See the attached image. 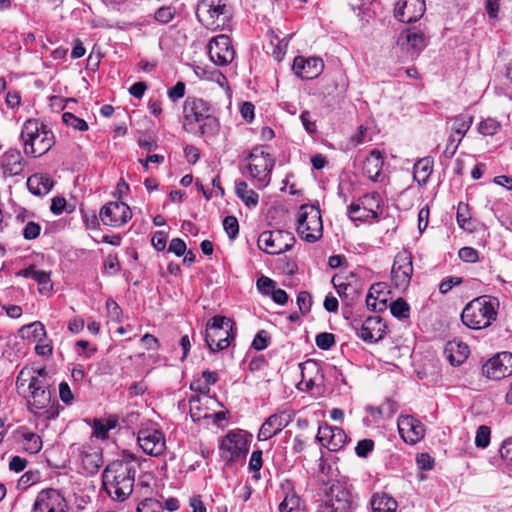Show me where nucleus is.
<instances>
[{"instance_id":"obj_12","label":"nucleus","mask_w":512,"mask_h":512,"mask_svg":"<svg viewBox=\"0 0 512 512\" xmlns=\"http://www.w3.org/2000/svg\"><path fill=\"white\" fill-rule=\"evenodd\" d=\"M220 457L226 462H235L245 458L248 453V442L241 431H230L221 439Z\"/></svg>"},{"instance_id":"obj_22","label":"nucleus","mask_w":512,"mask_h":512,"mask_svg":"<svg viewBox=\"0 0 512 512\" xmlns=\"http://www.w3.org/2000/svg\"><path fill=\"white\" fill-rule=\"evenodd\" d=\"M425 10V0H399L395 7V17L403 23H412L418 21Z\"/></svg>"},{"instance_id":"obj_40","label":"nucleus","mask_w":512,"mask_h":512,"mask_svg":"<svg viewBox=\"0 0 512 512\" xmlns=\"http://www.w3.org/2000/svg\"><path fill=\"white\" fill-rule=\"evenodd\" d=\"M391 314L398 319L409 317L410 307L403 298H398L390 305Z\"/></svg>"},{"instance_id":"obj_49","label":"nucleus","mask_w":512,"mask_h":512,"mask_svg":"<svg viewBox=\"0 0 512 512\" xmlns=\"http://www.w3.org/2000/svg\"><path fill=\"white\" fill-rule=\"evenodd\" d=\"M367 411L373 417H383L385 415H391L393 413L392 404L390 401L380 405V406H368Z\"/></svg>"},{"instance_id":"obj_54","label":"nucleus","mask_w":512,"mask_h":512,"mask_svg":"<svg viewBox=\"0 0 512 512\" xmlns=\"http://www.w3.org/2000/svg\"><path fill=\"white\" fill-rule=\"evenodd\" d=\"M457 223L460 227L464 229H469L467 226L469 224V217H468V206L463 203H459L457 207Z\"/></svg>"},{"instance_id":"obj_3","label":"nucleus","mask_w":512,"mask_h":512,"mask_svg":"<svg viewBox=\"0 0 512 512\" xmlns=\"http://www.w3.org/2000/svg\"><path fill=\"white\" fill-rule=\"evenodd\" d=\"M21 140L24 153L34 158L46 154L55 144L53 132L35 119H29L23 124Z\"/></svg>"},{"instance_id":"obj_44","label":"nucleus","mask_w":512,"mask_h":512,"mask_svg":"<svg viewBox=\"0 0 512 512\" xmlns=\"http://www.w3.org/2000/svg\"><path fill=\"white\" fill-rule=\"evenodd\" d=\"M114 423L111 421L104 422L103 420H95L93 425V436L106 439L110 429L114 428Z\"/></svg>"},{"instance_id":"obj_39","label":"nucleus","mask_w":512,"mask_h":512,"mask_svg":"<svg viewBox=\"0 0 512 512\" xmlns=\"http://www.w3.org/2000/svg\"><path fill=\"white\" fill-rule=\"evenodd\" d=\"M300 498L298 495H296L295 492L287 493L282 500V502L279 504V511L280 512H292L295 509H298L300 506Z\"/></svg>"},{"instance_id":"obj_29","label":"nucleus","mask_w":512,"mask_h":512,"mask_svg":"<svg viewBox=\"0 0 512 512\" xmlns=\"http://www.w3.org/2000/svg\"><path fill=\"white\" fill-rule=\"evenodd\" d=\"M15 436L21 443L23 450L27 453L37 454L42 449L41 437L26 427H19L15 431Z\"/></svg>"},{"instance_id":"obj_52","label":"nucleus","mask_w":512,"mask_h":512,"mask_svg":"<svg viewBox=\"0 0 512 512\" xmlns=\"http://www.w3.org/2000/svg\"><path fill=\"white\" fill-rule=\"evenodd\" d=\"M297 305L302 314L308 313L312 305L311 295L307 291H301L297 296Z\"/></svg>"},{"instance_id":"obj_23","label":"nucleus","mask_w":512,"mask_h":512,"mask_svg":"<svg viewBox=\"0 0 512 512\" xmlns=\"http://www.w3.org/2000/svg\"><path fill=\"white\" fill-rule=\"evenodd\" d=\"M324 63L319 57L304 58L297 56L294 58L292 69L294 73L302 79H314L323 71Z\"/></svg>"},{"instance_id":"obj_63","label":"nucleus","mask_w":512,"mask_h":512,"mask_svg":"<svg viewBox=\"0 0 512 512\" xmlns=\"http://www.w3.org/2000/svg\"><path fill=\"white\" fill-rule=\"evenodd\" d=\"M263 464L262 461V451L255 450L252 452L250 461H249V469L254 472H259Z\"/></svg>"},{"instance_id":"obj_51","label":"nucleus","mask_w":512,"mask_h":512,"mask_svg":"<svg viewBox=\"0 0 512 512\" xmlns=\"http://www.w3.org/2000/svg\"><path fill=\"white\" fill-rule=\"evenodd\" d=\"M257 288L263 295L268 296L275 289V282L269 277L261 276L257 280Z\"/></svg>"},{"instance_id":"obj_37","label":"nucleus","mask_w":512,"mask_h":512,"mask_svg":"<svg viewBox=\"0 0 512 512\" xmlns=\"http://www.w3.org/2000/svg\"><path fill=\"white\" fill-rule=\"evenodd\" d=\"M189 413L194 422H200L202 419L210 417L207 408L202 407V398L198 395L189 398Z\"/></svg>"},{"instance_id":"obj_45","label":"nucleus","mask_w":512,"mask_h":512,"mask_svg":"<svg viewBox=\"0 0 512 512\" xmlns=\"http://www.w3.org/2000/svg\"><path fill=\"white\" fill-rule=\"evenodd\" d=\"M491 430L486 425L478 427L475 436V444L479 448H486L490 443Z\"/></svg>"},{"instance_id":"obj_34","label":"nucleus","mask_w":512,"mask_h":512,"mask_svg":"<svg viewBox=\"0 0 512 512\" xmlns=\"http://www.w3.org/2000/svg\"><path fill=\"white\" fill-rule=\"evenodd\" d=\"M450 120L452 122L450 127L451 132L459 135V138L462 139L473 123V116L469 114H459Z\"/></svg>"},{"instance_id":"obj_14","label":"nucleus","mask_w":512,"mask_h":512,"mask_svg":"<svg viewBox=\"0 0 512 512\" xmlns=\"http://www.w3.org/2000/svg\"><path fill=\"white\" fill-rule=\"evenodd\" d=\"M132 217L130 207L121 201L106 203L99 212L101 222L106 226L121 227Z\"/></svg>"},{"instance_id":"obj_9","label":"nucleus","mask_w":512,"mask_h":512,"mask_svg":"<svg viewBox=\"0 0 512 512\" xmlns=\"http://www.w3.org/2000/svg\"><path fill=\"white\" fill-rule=\"evenodd\" d=\"M322 512H352L354 502L347 487L339 482H332L324 491Z\"/></svg>"},{"instance_id":"obj_20","label":"nucleus","mask_w":512,"mask_h":512,"mask_svg":"<svg viewBox=\"0 0 512 512\" xmlns=\"http://www.w3.org/2000/svg\"><path fill=\"white\" fill-rule=\"evenodd\" d=\"M397 424L399 434L408 444L419 442L425 435L424 425L411 415L400 416Z\"/></svg>"},{"instance_id":"obj_35","label":"nucleus","mask_w":512,"mask_h":512,"mask_svg":"<svg viewBox=\"0 0 512 512\" xmlns=\"http://www.w3.org/2000/svg\"><path fill=\"white\" fill-rule=\"evenodd\" d=\"M236 195L245 203L246 206L255 207L258 204V194L248 189V185L244 181H238L235 184Z\"/></svg>"},{"instance_id":"obj_59","label":"nucleus","mask_w":512,"mask_h":512,"mask_svg":"<svg viewBox=\"0 0 512 512\" xmlns=\"http://www.w3.org/2000/svg\"><path fill=\"white\" fill-rule=\"evenodd\" d=\"M500 455L508 464L512 465V437L507 438L501 448Z\"/></svg>"},{"instance_id":"obj_60","label":"nucleus","mask_w":512,"mask_h":512,"mask_svg":"<svg viewBox=\"0 0 512 512\" xmlns=\"http://www.w3.org/2000/svg\"><path fill=\"white\" fill-rule=\"evenodd\" d=\"M462 283V279L460 277H449L444 279L439 285V291L442 294L448 293L454 286Z\"/></svg>"},{"instance_id":"obj_2","label":"nucleus","mask_w":512,"mask_h":512,"mask_svg":"<svg viewBox=\"0 0 512 512\" xmlns=\"http://www.w3.org/2000/svg\"><path fill=\"white\" fill-rule=\"evenodd\" d=\"M184 129L192 134L210 136L217 133L219 121L211 114L209 104L200 98L188 97L183 107Z\"/></svg>"},{"instance_id":"obj_32","label":"nucleus","mask_w":512,"mask_h":512,"mask_svg":"<svg viewBox=\"0 0 512 512\" xmlns=\"http://www.w3.org/2000/svg\"><path fill=\"white\" fill-rule=\"evenodd\" d=\"M372 512H396L397 502L386 494H375L371 500Z\"/></svg>"},{"instance_id":"obj_13","label":"nucleus","mask_w":512,"mask_h":512,"mask_svg":"<svg viewBox=\"0 0 512 512\" xmlns=\"http://www.w3.org/2000/svg\"><path fill=\"white\" fill-rule=\"evenodd\" d=\"M412 254L407 250L397 253L392 266V281L399 289H406L413 275Z\"/></svg>"},{"instance_id":"obj_15","label":"nucleus","mask_w":512,"mask_h":512,"mask_svg":"<svg viewBox=\"0 0 512 512\" xmlns=\"http://www.w3.org/2000/svg\"><path fill=\"white\" fill-rule=\"evenodd\" d=\"M209 56L218 66L230 64L235 56L230 38L225 34L213 37L208 44Z\"/></svg>"},{"instance_id":"obj_31","label":"nucleus","mask_w":512,"mask_h":512,"mask_svg":"<svg viewBox=\"0 0 512 512\" xmlns=\"http://www.w3.org/2000/svg\"><path fill=\"white\" fill-rule=\"evenodd\" d=\"M444 352L449 362L455 366L462 364L468 357L469 347L464 343L448 342Z\"/></svg>"},{"instance_id":"obj_46","label":"nucleus","mask_w":512,"mask_h":512,"mask_svg":"<svg viewBox=\"0 0 512 512\" xmlns=\"http://www.w3.org/2000/svg\"><path fill=\"white\" fill-rule=\"evenodd\" d=\"M366 305L369 310L374 312H381L387 308V297H375L367 295Z\"/></svg>"},{"instance_id":"obj_7","label":"nucleus","mask_w":512,"mask_h":512,"mask_svg":"<svg viewBox=\"0 0 512 512\" xmlns=\"http://www.w3.org/2000/svg\"><path fill=\"white\" fill-rule=\"evenodd\" d=\"M297 232L308 243L318 241L323 235V222L320 209L314 205H302L298 212Z\"/></svg>"},{"instance_id":"obj_62","label":"nucleus","mask_w":512,"mask_h":512,"mask_svg":"<svg viewBox=\"0 0 512 512\" xmlns=\"http://www.w3.org/2000/svg\"><path fill=\"white\" fill-rule=\"evenodd\" d=\"M300 120L308 133L312 134L316 131V123L309 111H303L300 115Z\"/></svg>"},{"instance_id":"obj_24","label":"nucleus","mask_w":512,"mask_h":512,"mask_svg":"<svg viewBox=\"0 0 512 512\" xmlns=\"http://www.w3.org/2000/svg\"><path fill=\"white\" fill-rule=\"evenodd\" d=\"M397 45L407 53L418 54L427 45L426 37L422 31L408 28L399 34Z\"/></svg>"},{"instance_id":"obj_50","label":"nucleus","mask_w":512,"mask_h":512,"mask_svg":"<svg viewBox=\"0 0 512 512\" xmlns=\"http://www.w3.org/2000/svg\"><path fill=\"white\" fill-rule=\"evenodd\" d=\"M269 341L270 336L268 332L260 330L253 339L252 347L257 351L264 350L268 346Z\"/></svg>"},{"instance_id":"obj_38","label":"nucleus","mask_w":512,"mask_h":512,"mask_svg":"<svg viewBox=\"0 0 512 512\" xmlns=\"http://www.w3.org/2000/svg\"><path fill=\"white\" fill-rule=\"evenodd\" d=\"M347 439V436L343 429L339 427H333L330 439L325 444L330 451H338L343 447Z\"/></svg>"},{"instance_id":"obj_43","label":"nucleus","mask_w":512,"mask_h":512,"mask_svg":"<svg viewBox=\"0 0 512 512\" xmlns=\"http://www.w3.org/2000/svg\"><path fill=\"white\" fill-rule=\"evenodd\" d=\"M62 120L67 125L78 131H86L88 130V124L85 120L78 118L74 114L70 112H65L62 114Z\"/></svg>"},{"instance_id":"obj_4","label":"nucleus","mask_w":512,"mask_h":512,"mask_svg":"<svg viewBox=\"0 0 512 512\" xmlns=\"http://www.w3.org/2000/svg\"><path fill=\"white\" fill-rule=\"evenodd\" d=\"M496 299H488L485 296L470 301L462 311L461 319L464 325L470 329L480 330L487 328L496 320Z\"/></svg>"},{"instance_id":"obj_64","label":"nucleus","mask_w":512,"mask_h":512,"mask_svg":"<svg viewBox=\"0 0 512 512\" xmlns=\"http://www.w3.org/2000/svg\"><path fill=\"white\" fill-rule=\"evenodd\" d=\"M185 94V83L184 82H177L176 85L168 90V97L172 101H176L182 97H184Z\"/></svg>"},{"instance_id":"obj_41","label":"nucleus","mask_w":512,"mask_h":512,"mask_svg":"<svg viewBox=\"0 0 512 512\" xmlns=\"http://www.w3.org/2000/svg\"><path fill=\"white\" fill-rule=\"evenodd\" d=\"M501 127L500 122L494 118H487L482 120L478 125V131L484 136L495 135Z\"/></svg>"},{"instance_id":"obj_42","label":"nucleus","mask_w":512,"mask_h":512,"mask_svg":"<svg viewBox=\"0 0 512 512\" xmlns=\"http://www.w3.org/2000/svg\"><path fill=\"white\" fill-rule=\"evenodd\" d=\"M136 512H164V507L154 498H145L137 505Z\"/></svg>"},{"instance_id":"obj_55","label":"nucleus","mask_w":512,"mask_h":512,"mask_svg":"<svg viewBox=\"0 0 512 512\" xmlns=\"http://www.w3.org/2000/svg\"><path fill=\"white\" fill-rule=\"evenodd\" d=\"M41 227L34 221L28 222L23 229V236L27 240L35 239L39 236Z\"/></svg>"},{"instance_id":"obj_30","label":"nucleus","mask_w":512,"mask_h":512,"mask_svg":"<svg viewBox=\"0 0 512 512\" xmlns=\"http://www.w3.org/2000/svg\"><path fill=\"white\" fill-rule=\"evenodd\" d=\"M54 186V182L47 174H34L27 179L28 190L36 196L48 194Z\"/></svg>"},{"instance_id":"obj_33","label":"nucleus","mask_w":512,"mask_h":512,"mask_svg":"<svg viewBox=\"0 0 512 512\" xmlns=\"http://www.w3.org/2000/svg\"><path fill=\"white\" fill-rule=\"evenodd\" d=\"M433 160L429 157L420 159L413 168L414 179L419 184H425L432 172Z\"/></svg>"},{"instance_id":"obj_21","label":"nucleus","mask_w":512,"mask_h":512,"mask_svg":"<svg viewBox=\"0 0 512 512\" xmlns=\"http://www.w3.org/2000/svg\"><path fill=\"white\" fill-rule=\"evenodd\" d=\"M65 500L56 489L41 491L34 503V512H65Z\"/></svg>"},{"instance_id":"obj_25","label":"nucleus","mask_w":512,"mask_h":512,"mask_svg":"<svg viewBox=\"0 0 512 512\" xmlns=\"http://www.w3.org/2000/svg\"><path fill=\"white\" fill-rule=\"evenodd\" d=\"M386 325L379 316L365 319L357 330V336L365 342L373 343L381 340L385 334Z\"/></svg>"},{"instance_id":"obj_57","label":"nucleus","mask_w":512,"mask_h":512,"mask_svg":"<svg viewBox=\"0 0 512 512\" xmlns=\"http://www.w3.org/2000/svg\"><path fill=\"white\" fill-rule=\"evenodd\" d=\"M168 251L180 257L186 252V243L180 238H173L170 241Z\"/></svg>"},{"instance_id":"obj_10","label":"nucleus","mask_w":512,"mask_h":512,"mask_svg":"<svg viewBox=\"0 0 512 512\" xmlns=\"http://www.w3.org/2000/svg\"><path fill=\"white\" fill-rule=\"evenodd\" d=\"M294 235L285 230L263 231L257 240L259 249L270 255H279L292 248Z\"/></svg>"},{"instance_id":"obj_26","label":"nucleus","mask_w":512,"mask_h":512,"mask_svg":"<svg viewBox=\"0 0 512 512\" xmlns=\"http://www.w3.org/2000/svg\"><path fill=\"white\" fill-rule=\"evenodd\" d=\"M23 157L19 150L9 149L0 158V166L6 177L20 175L24 169Z\"/></svg>"},{"instance_id":"obj_5","label":"nucleus","mask_w":512,"mask_h":512,"mask_svg":"<svg viewBox=\"0 0 512 512\" xmlns=\"http://www.w3.org/2000/svg\"><path fill=\"white\" fill-rule=\"evenodd\" d=\"M198 21L208 30H224L230 23L232 13L223 0H201L196 9Z\"/></svg>"},{"instance_id":"obj_8","label":"nucleus","mask_w":512,"mask_h":512,"mask_svg":"<svg viewBox=\"0 0 512 512\" xmlns=\"http://www.w3.org/2000/svg\"><path fill=\"white\" fill-rule=\"evenodd\" d=\"M246 161L248 175L256 182L257 187H266L271 180V172L275 165L274 158L263 149L254 148Z\"/></svg>"},{"instance_id":"obj_48","label":"nucleus","mask_w":512,"mask_h":512,"mask_svg":"<svg viewBox=\"0 0 512 512\" xmlns=\"http://www.w3.org/2000/svg\"><path fill=\"white\" fill-rule=\"evenodd\" d=\"M315 342L318 348L328 350L335 344V336L332 333L323 332L316 336Z\"/></svg>"},{"instance_id":"obj_19","label":"nucleus","mask_w":512,"mask_h":512,"mask_svg":"<svg viewBox=\"0 0 512 512\" xmlns=\"http://www.w3.org/2000/svg\"><path fill=\"white\" fill-rule=\"evenodd\" d=\"M292 421V416L287 411H281L270 415L261 425L257 438L259 441H266L279 434Z\"/></svg>"},{"instance_id":"obj_58","label":"nucleus","mask_w":512,"mask_h":512,"mask_svg":"<svg viewBox=\"0 0 512 512\" xmlns=\"http://www.w3.org/2000/svg\"><path fill=\"white\" fill-rule=\"evenodd\" d=\"M334 287L337 291V294L339 295L340 298L342 299H348L350 297V295H356L357 292L356 290L354 289V287L350 284H345V283H339V284H336L334 282Z\"/></svg>"},{"instance_id":"obj_17","label":"nucleus","mask_w":512,"mask_h":512,"mask_svg":"<svg viewBox=\"0 0 512 512\" xmlns=\"http://www.w3.org/2000/svg\"><path fill=\"white\" fill-rule=\"evenodd\" d=\"M483 374L493 380H500L512 374V353L501 352L490 358L482 367Z\"/></svg>"},{"instance_id":"obj_1","label":"nucleus","mask_w":512,"mask_h":512,"mask_svg":"<svg viewBox=\"0 0 512 512\" xmlns=\"http://www.w3.org/2000/svg\"><path fill=\"white\" fill-rule=\"evenodd\" d=\"M131 460L127 458L117 459L110 462L102 473V483L107 494L115 501L123 502L132 493L136 466L135 458L129 455Z\"/></svg>"},{"instance_id":"obj_56","label":"nucleus","mask_w":512,"mask_h":512,"mask_svg":"<svg viewBox=\"0 0 512 512\" xmlns=\"http://www.w3.org/2000/svg\"><path fill=\"white\" fill-rule=\"evenodd\" d=\"M374 448V442L371 439H363L357 443L355 448L359 457H366Z\"/></svg>"},{"instance_id":"obj_18","label":"nucleus","mask_w":512,"mask_h":512,"mask_svg":"<svg viewBox=\"0 0 512 512\" xmlns=\"http://www.w3.org/2000/svg\"><path fill=\"white\" fill-rule=\"evenodd\" d=\"M137 441L141 449L148 455L159 456L166 449V441L161 431L155 429H141Z\"/></svg>"},{"instance_id":"obj_61","label":"nucleus","mask_w":512,"mask_h":512,"mask_svg":"<svg viewBox=\"0 0 512 512\" xmlns=\"http://www.w3.org/2000/svg\"><path fill=\"white\" fill-rule=\"evenodd\" d=\"M461 141H462L461 138H458L456 140L452 134L449 136V138L447 140L446 149L444 151V154L447 158H452L454 156Z\"/></svg>"},{"instance_id":"obj_11","label":"nucleus","mask_w":512,"mask_h":512,"mask_svg":"<svg viewBox=\"0 0 512 512\" xmlns=\"http://www.w3.org/2000/svg\"><path fill=\"white\" fill-rule=\"evenodd\" d=\"M381 197L377 192L366 194L357 203L348 207V216L353 221L368 222L378 218L381 210Z\"/></svg>"},{"instance_id":"obj_27","label":"nucleus","mask_w":512,"mask_h":512,"mask_svg":"<svg viewBox=\"0 0 512 512\" xmlns=\"http://www.w3.org/2000/svg\"><path fill=\"white\" fill-rule=\"evenodd\" d=\"M384 155L377 149H373L363 163V173L373 182L383 181L382 168Z\"/></svg>"},{"instance_id":"obj_47","label":"nucleus","mask_w":512,"mask_h":512,"mask_svg":"<svg viewBox=\"0 0 512 512\" xmlns=\"http://www.w3.org/2000/svg\"><path fill=\"white\" fill-rule=\"evenodd\" d=\"M223 228L230 239H235L239 233V223L235 216H226L223 220Z\"/></svg>"},{"instance_id":"obj_16","label":"nucleus","mask_w":512,"mask_h":512,"mask_svg":"<svg viewBox=\"0 0 512 512\" xmlns=\"http://www.w3.org/2000/svg\"><path fill=\"white\" fill-rule=\"evenodd\" d=\"M71 449L87 473L94 474L102 466L103 458L100 448L85 443L73 444Z\"/></svg>"},{"instance_id":"obj_36","label":"nucleus","mask_w":512,"mask_h":512,"mask_svg":"<svg viewBox=\"0 0 512 512\" xmlns=\"http://www.w3.org/2000/svg\"><path fill=\"white\" fill-rule=\"evenodd\" d=\"M51 402V393L49 390L45 388H35L31 392V399L29 403L37 410L45 409L49 406Z\"/></svg>"},{"instance_id":"obj_28","label":"nucleus","mask_w":512,"mask_h":512,"mask_svg":"<svg viewBox=\"0 0 512 512\" xmlns=\"http://www.w3.org/2000/svg\"><path fill=\"white\" fill-rule=\"evenodd\" d=\"M17 276L33 279L39 285L41 294H48L53 289L50 272L38 270L35 265L20 270Z\"/></svg>"},{"instance_id":"obj_6","label":"nucleus","mask_w":512,"mask_h":512,"mask_svg":"<svg viewBox=\"0 0 512 512\" xmlns=\"http://www.w3.org/2000/svg\"><path fill=\"white\" fill-rule=\"evenodd\" d=\"M235 323L224 316H214L206 325L205 342L212 352L227 348L235 337Z\"/></svg>"},{"instance_id":"obj_53","label":"nucleus","mask_w":512,"mask_h":512,"mask_svg":"<svg viewBox=\"0 0 512 512\" xmlns=\"http://www.w3.org/2000/svg\"><path fill=\"white\" fill-rule=\"evenodd\" d=\"M459 258L467 263H475L478 261V251L472 247H463L459 250Z\"/></svg>"}]
</instances>
